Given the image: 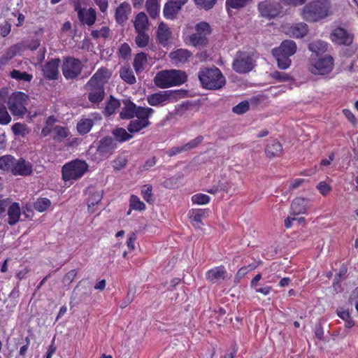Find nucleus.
<instances>
[{"mask_svg":"<svg viewBox=\"0 0 358 358\" xmlns=\"http://www.w3.org/2000/svg\"><path fill=\"white\" fill-rule=\"evenodd\" d=\"M331 14L328 0H317L307 3L302 10L303 18L308 22H317Z\"/></svg>","mask_w":358,"mask_h":358,"instance_id":"f257e3e1","label":"nucleus"},{"mask_svg":"<svg viewBox=\"0 0 358 358\" xmlns=\"http://www.w3.org/2000/svg\"><path fill=\"white\" fill-rule=\"evenodd\" d=\"M212 31V28L208 22L196 23L194 27V31L187 37L185 42L196 49H204L209 45Z\"/></svg>","mask_w":358,"mask_h":358,"instance_id":"f03ea898","label":"nucleus"},{"mask_svg":"<svg viewBox=\"0 0 358 358\" xmlns=\"http://www.w3.org/2000/svg\"><path fill=\"white\" fill-rule=\"evenodd\" d=\"M199 79L203 88L211 90H219L226 83L221 71L215 66L201 69Z\"/></svg>","mask_w":358,"mask_h":358,"instance_id":"7ed1b4c3","label":"nucleus"},{"mask_svg":"<svg viewBox=\"0 0 358 358\" xmlns=\"http://www.w3.org/2000/svg\"><path fill=\"white\" fill-rule=\"evenodd\" d=\"M187 74L180 70L171 69L159 71L154 78L155 84L160 88L180 85L186 82Z\"/></svg>","mask_w":358,"mask_h":358,"instance_id":"20e7f679","label":"nucleus"},{"mask_svg":"<svg viewBox=\"0 0 358 358\" xmlns=\"http://www.w3.org/2000/svg\"><path fill=\"white\" fill-rule=\"evenodd\" d=\"M88 170V164L79 159L73 160L62 166V179L66 181H74L80 178Z\"/></svg>","mask_w":358,"mask_h":358,"instance_id":"39448f33","label":"nucleus"},{"mask_svg":"<svg viewBox=\"0 0 358 358\" xmlns=\"http://www.w3.org/2000/svg\"><path fill=\"white\" fill-rule=\"evenodd\" d=\"M28 100V96L21 92H13L9 96L8 108L15 116H22L27 112L25 105Z\"/></svg>","mask_w":358,"mask_h":358,"instance_id":"423d86ee","label":"nucleus"},{"mask_svg":"<svg viewBox=\"0 0 358 358\" xmlns=\"http://www.w3.org/2000/svg\"><path fill=\"white\" fill-rule=\"evenodd\" d=\"M153 113L154 110L151 108L139 109L137 116H136V118L131 120L127 126L129 132L131 134L137 133L143 129L148 127L150 124L149 117Z\"/></svg>","mask_w":358,"mask_h":358,"instance_id":"0eeeda50","label":"nucleus"},{"mask_svg":"<svg viewBox=\"0 0 358 358\" xmlns=\"http://www.w3.org/2000/svg\"><path fill=\"white\" fill-rule=\"evenodd\" d=\"M83 64L78 59L66 57L64 59L62 70L66 79L77 78L82 71Z\"/></svg>","mask_w":358,"mask_h":358,"instance_id":"6e6552de","label":"nucleus"},{"mask_svg":"<svg viewBox=\"0 0 358 358\" xmlns=\"http://www.w3.org/2000/svg\"><path fill=\"white\" fill-rule=\"evenodd\" d=\"M181 94L179 90H166L152 94L147 96V101L150 106L164 105L173 102Z\"/></svg>","mask_w":358,"mask_h":358,"instance_id":"1a4fd4ad","label":"nucleus"},{"mask_svg":"<svg viewBox=\"0 0 358 358\" xmlns=\"http://www.w3.org/2000/svg\"><path fill=\"white\" fill-rule=\"evenodd\" d=\"M258 10L260 15L267 20L273 19L281 13L280 5L271 0H264L258 3Z\"/></svg>","mask_w":358,"mask_h":358,"instance_id":"9d476101","label":"nucleus"},{"mask_svg":"<svg viewBox=\"0 0 358 358\" xmlns=\"http://www.w3.org/2000/svg\"><path fill=\"white\" fill-rule=\"evenodd\" d=\"M233 69L239 73H246L253 69L252 59L247 52H238L232 64Z\"/></svg>","mask_w":358,"mask_h":358,"instance_id":"9b49d317","label":"nucleus"},{"mask_svg":"<svg viewBox=\"0 0 358 358\" xmlns=\"http://www.w3.org/2000/svg\"><path fill=\"white\" fill-rule=\"evenodd\" d=\"M334 66V59L330 55H327L318 59L312 64L309 69L315 75H326L330 73Z\"/></svg>","mask_w":358,"mask_h":358,"instance_id":"f8f14e48","label":"nucleus"},{"mask_svg":"<svg viewBox=\"0 0 358 358\" xmlns=\"http://www.w3.org/2000/svg\"><path fill=\"white\" fill-rule=\"evenodd\" d=\"M117 148V143L111 136H105L98 143L96 152L99 156L108 157Z\"/></svg>","mask_w":358,"mask_h":358,"instance_id":"ddd939ff","label":"nucleus"},{"mask_svg":"<svg viewBox=\"0 0 358 358\" xmlns=\"http://www.w3.org/2000/svg\"><path fill=\"white\" fill-rule=\"evenodd\" d=\"M331 38L333 42L339 45H350L353 42L354 35L344 28L338 27L331 33Z\"/></svg>","mask_w":358,"mask_h":358,"instance_id":"4468645a","label":"nucleus"},{"mask_svg":"<svg viewBox=\"0 0 358 358\" xmlns=\"http://www.w3.org/2000/svg\"><path fill=\"white\" fill-rule=\"evenodd\" d=\"M33 172L32 165L29 162L26 161L24 158L15 159V162L11 169V173L13 176H28Z\"/></svg>","mask_w":358,"mask_h":358,"instance_id":"2eb2a0df","label":"nucleus"},{"mask_svg":"<svg viewBox=\"0 0 358 358\" xmlns=\"http://www.w3.org/2000/svg\"><path fill=\"white\" fill-rule=\"evenodd\" d=\"M285 33L289 37L303 38L308 32V25L304 22L295 23L284 27Z\"/></svg>","mask_w":358,"mask_h":358,"instance_id":"dca6fc26","label":"nucleus"},{"mask_svg":"<svg viewBox=\"0 0 358 358\" xmlns=\"http://www.w3.org/2000/svg\"><path fill=\"white\" fill-rule=\"evenodd\" d=\"M85 89L88 91V99L94 103L101 102L105 96L104 87L101 85H88V83L85 85Z\"/></svg>","mask_w":358,"mask_h":358,"instance_id":"f3484780","label":"nucleus"},{"mask_svg":"<svg viewBox=\"0 0 358 358\" xmlns=\"http://www.w3.org/2000/svg\"><path fill=\"white\" fill-rule=\"evenodd\" d=\"M60 59L55 58L45 63L43 67V75L48 80H57L59 75L58 67Z\"/></svg>","mask_w":358,"mask_h":358,"instance_id":"a211bd4d","label":"nucleus"},{"mask_svg":"<svg viewBox=\"0 0 358 358\" xmlns=\"http://www.w3.org/2000/svg\"><path fill=\"white\" fill-rule=\"evenodd\" d=\"M124 106L120 113V116L122 119H131L137 116V113L139 109H147V108L137 107L136 104L131 102L129 99L123 100Z\"/></svg>","mask_w":358,"mask_h":358,"instance_id":"6ab92c4d","label":"nucleus"},{"mask_svg":"<svg viewBox=\"0 0 358 358\" xmlns=\"http://www.w3.org/2000/svg\"><path fill=\"white\" fill-rule=\"evenodd\" d=\"M131 12L130 4L126 1L121 3L115 9V17L116 22L123 25L129 19V15Z\"/></svg>","mask_w":358,"mask_h":358,"instance_id":"aec40b11","label":"nucleus"},{"mask_svg":"<svg viewBox=\"0 0 358 358\" xmlns=\"http://www.w3.org/2000/svg\"><path fill=\"white\" fill-rule=\"evenodd\" d=\"M78 18L83 24L89 27L92 26L96 20V12L93 8H82L81 10L77 12Z\"/></svg>","mask_w":358,"mask_h":358,"instance_id":"412c9836","label":"nucleus"},{"mask_svg":"<svg viewBox=\"0 0 358 358\" xmlns=\"http://www.w3.org/2000/svg\"><path fill=\"white\" fill-rule=\"evenodd\" d=\"M296 44L292 40H285L278 48H273V52L291 57L296 52Z\"/></svg>","mask_w":358,"mask_h":358,"instance_id":"4be33fe9","label":"nucleus"},{"mask_svg":"<svg viewBox=\"0 0 358 358\" xmlns=\"http://www.w3.org/2000/svg\"><path fill=\"white\" fill-rule=\"evenodd\" d=\"M110 72L106 68L99 69L96 73L88 81V85H103L108 81L110 77Z\"/></svg>","mask_w":358,"mask_h":358,"instance_id":"5701e85b","label":"nucleus"},{"mask_svg":"<svg viewBox=\"0 0 358 358\" xmlns=\"http://www.w3.org/2000/svg\"><path fill=\"white\" fill-rule=\"evenodd\" d=\"M265 152L270 159L278 157L282 153V145L276 140H270L266 147Z\"/></svg>","mask_w":358,"mask_h":358,"instance_id":"b1692460","label":"nucleus"},{"mask_svg":"<svg viewBox=\"0 0 358 358\" xmlns=\"http://www.w3.org/2000/svg\"><path fill=\"white\" fill-rule=\"evenodd\" d=\"M192 55V54L189 50L181 48L171 52L169 57L173 63L178 64L186 63Z\"/></svg>","mask_w":358,"mask_h":358,"instance_id":"393cba45","label":"nucleus"},{"mask_svg":"<svg viewBox=\"0 0 358 358\" xmlns=\"http://www.w3.org/2000/svg\"><path fill=\"white\" fill-rule=\"evenodd\" d=\"M227 277V271L223 266L213 268L206 273V278L211 282H217L221 279H225Z\"/></svg>","mask_w":358,"mask_h":358,"instance_id":"a878e982","label":"nucleus"},{"mask_svg":"<svg viewBox=\"0 0 358 358\" xmlns=\"http://www.w3.org/2000/svg\"><path fill=\"white\" fill-rule=\"evenodd\" d=\"M134 27L136 31H147L149 29L148 17L144 12H141L136 15Z\"/></svg>","mask_w":358,"mask_h":358,"instance_id":"bb28decb","label":"nucleus"},{"mask_svg":"<svg viewBox=\"0 0 358 358\" xmlns=\"http://www.w3.org/2000/svg\"><path fill=\"white\" fill-rule=\"evenodd\" d=\"M8 223L10 226L15 225L18 222L21 215V210L18 203H13L8 207Z\"/></svg>","mask_w":358,"mask_h":358,"instance_id":"cd10ccee","label":"nucleus"},{"mask_svg":"<svg viewBox=\"0 0 358 358\" xmlns=\"http://www.w3.org/2000/svg\"><path fill=\"white\" fill-rule=\"evenodd\" d=\"M87 191L90 195L87 200V206L90 208L99 203L101 201L103 197V192L102 190L96 189L93 187H89L87 188Z\"/></svg>","mask_w":358,"mask_h":358,"instance_id":"c85d7f7f","label":"nucleus"},{"mask_svg":"<svg viewBox=\"0 0 358 358\" xmlns=\"http://www.w3.org/2000/svg\"><path fill=\"white\" fill-rule=\"evenodd\" d=\"M180 9V6L170 0L164 5L163 10L164 15L166 19L172 20L176 17Z\"/></svg>","mask_w":358,"mask_h":358,"instance_id":"c756f323","label":"nucleus"},{"mask_svg":"<svg viewBox=\"0 0 358 358\" xmlns=\"http://www.w3.org/2000/svg\"><path fill=\"white\" fill-rule=\"evenodd\" d=\"M170 37H171V32L169 30V28L167 27V26L165 24L162 22L159 25V27L157 29V38H158L159 42L161 44L166 45L168 44Z\"/></svg>","mask_w":358,"mask_h":358,"instance_id":"7c9ffc66","label":"nucleus"},{"mask_svg":"<svg viewBox=\"0 0 358 358\" xmlns=\"http://www.w3.org/2000/svg\"><path fill=\"white\" fill-rule=\"evenodd\" d=\"M147 62V55L145 52L138 53L135 56L133 65L136 73H140L144 70Z\"/></svg>","mask_w":358,"mask_h":358,"instance_id":"2f4dec72","label":"nucleus"},{"mask_svg":"<svg viewBox=\"0 0 358 358\" xmlns=\"http://www.w3.org/2000/svg\"><path fill=\"white\" fill-rule=\"evenodd\" d=\"M291 210L294 215L305 213L306 211V201L303 198L295 199L291 205Z\"/></svg>","mask_w":358,"mask_h":358,"instance_id":"473e14b6","label":"nucleus"},{"mask_svg":"<svg viewBox=\"0 0 358 358\" xmlns=\"http://www.w3.org/2000/svg\"><path fill=\"white\" fill-rule=\"evenodd\" d=\"M15 158L10 155L0 157V170L3 172H10Z\"/></svg>","mask_w":358,"mask_h":358,"instance_id":"72a5a7b5","label":"nucleus"},{"mask_svg":"<svg viewBox=\"0 0 358 358\" xmlns=\"http://www.w3.org/2000/svg\"><path fill=\"white\" fill-rule=\"evenodd\" d=\"M328 45L322 41H313L308 45V49L317 55L324 53L327 50Z\"/></svg>","mask_w":358,"mask_h":358,"instance_id":"f704fd0d","label":"nucleus"},{"mask_svg":"<svg viewBox=\"0 0 358 358\" xmlns=\"http://www.w3.org/2000/svg\"><path fill=\"white\" fill-rule=\"evenodd\" d=\"M272 55L276 59L278 66L280 69H288L292 63V60L290 57L281 55L277 52H274L272 51Z\"/></svg>","mask_w":358,"mask_h":358,"instance_id":"c9c22d12","label":"nucleus"},{"mask_svg":"<svg viewBox=\"0 0 358 358\" xmlns=\"http://www.w3.org/2000/svg\"><path fill=\"white\" fill-rule=\"evenodd\" d=\"M145 8L150 17L156 18L159 12V5L157 0H146Z\"/></svg>","mask_w":358,"mask_h":358,"instance_id":"e433bc0d","label":"nucleus"},{"mask_svg":"<svg viewBox=\"0 0 358 358\" xmlns=\"http://www.w3.org/2000/svg\"><path fill=\"white\" fill-rule=\"evenodd\" d=\"M94 124L93 120L85 118L80 120L77 124V130L80 134H85L88 133Z\"/></svg>","mask_w":358,"mask_h":358,"instance_id":"4c0bfd02","label":"nucleus"},{"mask_svg":"<svg viewBox=\"0 0 358 358\" xmlns=\"http://www.w3.org/2000/svg\"><path fill=\"white\" fill-rule=\"evenodd\" d=\"M112 134L119 142H124L131 139L133 136L126 129L122 127L116 128L112 131Z\"/></svg>","mask_w":358,"mask_h":358,"instance_id":"58836bf2","label":"nucleus"},{"mask_svg":"<svg viewBox=\"0 0 358 358\" xmlns=\"http://www.w3.org/2000/svg\"><path fill=\"white\" fill-rule=\"evenodd\" d=\"M120 74L121 78L129 84H134L136 81L133 71L129 67L121 68Z\"/></svg>","mask_w":358,"mask_h":358,"instance_id":"ea45409f","label":"nucleus"},{"mask_svg":"<svg viewBox=\"0 0 358 358\" xmlns=\"http://www.w3.org/2000/svg\"><path fill=\"white\" fill-rule=\"evenodd\" d=\"M54 133L53 139L56 141L61 142L69 135L68 129L62 126H56L53 128Z\"/></svg>","mask_w":358,"mask_h":358,"instance_id":"a19ab883","label":"nucleus"},{"mask_svg":"<svg viewBox=\"0 0 358 358\" xmlns=\"http://www.w3.org/2000/svg\"><path fill=\"white\" fill-rule=\"evenodd\" d=\"M137 35L135 38V43L139 48H144L148 45L150 40L149 35L146 31H136Z\"/></svg>","mask_w":358,"mask_h":358,"instance_id":"79ce46f5","label":"nucleus"},{"mask_svg":"<svg viewBox=\"0 0 358 358\" xmlns=\"http://www.w3.org/2000/svg\"><path fill=\"white\" fill-rule=\"evenodd\" d=\"M51 202L47 198H39L34 203V208L36 210L42 213L46 210L50 206Z\"/></svg>","mask_w":358,"mask_h":358,"instance_id":"37998d69","label":"nucleus"},{"mask_svg":"<svg viewBox=\"0 0 358 358\" xmlns=\"http://www.w3.org/2000/svg\"><path fill=\"white\" fill-rule=\"evenodd\" d=\"M188 110V106L185 103H182L176 107L173 112L169 113V114L166 116L167 120H171L176 115L183 116L186 111Z\"/></svg>","mask_w":358,"mask_h":358,"instance_id":"c03bdc74","label":"nucleus"},{"mask_svg":"<svg viewBox=\"0 0 358 358\" xmlns=\"http://www.w3.org/2000/svg\"><path fill=\"white\" fill-rule=\"evenodd\" d=\"M10 76L17 80H24L27 82H30L33 78L31 74H29L26 72H21L18 70H13L10 72Z\"/></svg>","mask_w":358,"mask_h":358,"instance_id":"a18cd8bd","label":"nucleus"},{"mask_svg":"<svg viewBox=\"0 0 358 358\" xmlns=\"http://www.w3.org/2000/svg\"><path fill=\"white\" fill-rule=\"evenodd\" d=\"M120 106V103L118 100L110 96L109 101L105 108V110L108 115L115 113V110Z\"/></svg>","mask_w":358,"mask_h":358,"instance_id":"49530a36","label":"nucleus"},{"mask_svg":"<svg viewBox=\"0 0 358 358\" xmlns=\"http://www.w3.org/2000/svg\"><path fill=\"white\" fill-rule=\"evenodd\" d=\"M204 212L201 210H199L196 212H192V213L189 215V219L191 220L194 227L200 229L202 225L201 223V217L203 216Z\"/></svg>","mask_w":358,"mask_h":358,"instance_id":"de8ad7c7","label":"nucleus"},{"mask_svg":"<svg viewBox=\"0 0 358 358\" xmlns=\"http://www.w3.org/2000/svg\"><path fill=\"white\" fill-rule=\"evenodd\" d=\"M129 201L131 209L143 210L145 208V203L141 201L139 198L136 195H131Z\"/></svg>","mask_w":358,"mask_h":358,"instance_id":"09e8293b","label":"nucleus"},{"mask_svg":"<svg viewBox=\"0 0 358 358\" xmlns=\"http://www.w3.org/2000/svg\"><path fill=\"white\" fill-rule=\"evenodd\" d=\"M23 49V44L17 43L10 47L4 55L10 60Z\"/></svg>","mask_w":358,"mask_h":358,"instance_id":"8fccbe9b","label":"nucleus"},{"mask_svg":"<svg viewBox=\"0 0 358 358\" xmlns=\"http://www.w3.org/2000/svg\"><path fill=\"white\" fill-rule=\"evenodd\" d=\"M135 293H136L135 289H133L129 287L127 294L126 297L121 302L120 307L121 308H124L128 305H129L134 301V299L135 298Z\"/></svg>","mask_w":358,"mask_h":358,"instance_id":"3c124183","label":"nucleus"},{"mask_svg":"<svg viewBox=\"0 0 358 358\" xmlns=\"http://www.w3.org/2000/svg\"><path fill=\"white\" fill-rule=\"evenodd\" d=\"M110 35V29L108 27H103L99 30H93L91 33V36L96 39L100 37L107 38Z\"/></svg>","mask_w":358,"mask_h":358,"instance_id":"603ef678","label":"nucleus"},{"mask_svg":"<svg viewBox=\"0 0 358 358\" xmlns=\"http://www.w3.org/2000/svg\"><path fill=\"white\" fill-rule=\"evenodd\" d=\"M12 131L15 135L24 136L28 134V129L26 125L21 123H15L12 126Z\"/></svg>","mask_w":358,"mask_h":358,"instance_id":"864d4df0","label":"nucleus"},{"mask_svg":"<svg viewBox=\"0 0 358 358\" xmlns=\"http://www.w3.org/2000/svg\"><path fill=\"white\" fill-rule=\"evenodd\" d=\"M11 121V117L8 114L6 106L3 104L0 105V124H8Z\"/></svg>","mask_w":358,"mask_h":358,"instance_id":"5fc2aeb1","label":"nucleus"},{"mask_svg":"<svg viewBox=\"0 0 358 358\" xmlns=\"http://www.w3.org/2000/svg\"><path fill=\"white\" fill-rule=\"evenodd\" d=\"M252 0H227L226 4L227 6L234 9H238L245 6Z\"/></svg>","mask_w":358,"mask_h":358,"instance_id":"6e6d98bb","label":"nucleus"},{"mask_svg":"<svg viewBox=\"0 0 358 358\" xmlns=\"http://www.w3.org/2000/svg\"><path fill=\"white\" fill-rule=\"evenodd\" d=\"M250 108V104L248 101H244L239 103L238 105L235 106L232 108V111L234 113L241 115L246 113Z\"/></svg>","mask_w":358,"mask_h":358,"instance_id":"4d7b16f0","label":"nucleus"},{"mask_svg":"<svg viewBox=\"0 0 358 358\" xmlns=\"http://www.w3.org/2000/svg\"><path fill=\"white\" fill-rule=\"evenodd\" d=\"M271 76L278 82H287L292 80V77L289 74L277 71L271 73Z\"/></svg>","mask_w":358,"mask_h":358,"instance_id":"13d9d810","label":"nucleus"},{"mask_svg":"<svg viewBox=\"0 0 358 358\" xmlns=\"http://www.w3.org/2000/svg\"><path fill=\"white\" fill-rule=\"evenodd\" d=\"M338 315L345 321V327L347 328H351L354 326L355 322L352 320L351 317L350 316V314L348 312L342 310V311H338Z\"/></svg>","mask_w":358,"mask_h":358,"instance_id":"bf43d9fd","label":"nucleus"},{"mask_svg":"<svg viewBox=\"0 0 358 358\" xmlns=\"http://www.w3.org/2000/svg\"><path fill=\"white\" fill-rule=\"evenodd\" d=\"M203 140V137L202 136H199L194 139L190 141L187 143L183 145V149L185 151H188L189 150L194 149L196 148Z\"/></svg>","mask_w":358,"mask_h":358,"instance_id":"052dcab7","label":"nucleus"},{"mask_svg":"<svg viewBox=\"0 0 358 358\" xmlns=\"http://www.w3.org/2000/svg\"><path fill=\"white\" fill-rule=\"evenodd\" d=\"M192 201L194 203L203 205L209 202L210 197L206 194H198L192 197Z\"/></svg>","mask_w":358,"mask_h":358,"instance_id":"680f3d73","label":"nucleus"},{"mask_svg":"<svg viewBox=\"0 0 358 358\" xmlns=\"http://www.w3.org/2000/svg\"><path fill=\"white\" fill-rule=\"evenodd\" d=\"M152 187L150 185H143L141 189V193L143 196V199L148 203H150L152 200Z\"/></svg>","mask_w":358,"mask_h":358,"instance_id":"e2e57ef3","label":"nucleus"},{"mask_svg":"<svg viewBox=\"0 0 358 358\" xmlns=\"http://www.w3.org/2000/svg\"><path fill=\"white\" fill-rule=\"evenodd\" d=\"M217 0H195L197 6L206 10L210 9L215 3Z\"/></svg>","mask_w":358,"mask_h":358,"instance_id":"0e129e2a","label":"nucleus"},{"mask_svg":"<svg viewBox=\"0 0 358 358\" xmlns=\"http://www.w3.org/2000/svg\"><path fill=\"white\" fill-rule=\"evenodd\" d=\"M127 159L124 157H119L113 161V168L115 170H120L126 166Z\"/></svg>","mask_w":358,"mask_h":358,"instance_id":"69168bd1","label":"nucleus"},{"mask_svg":"<svg viewBox=\"0 0 358 358\" xmlns=\"http://www.w3.org/2000/svg\"><path fill=\"white\" fill-rule=\"evenodd\" d=\"M77 275V271L76 269L69 271L63 278V282L70 285Z\"/></svg>","mask_w":358,"mask_h":358,"instance_id":"338daca9","label":"nucleus"},{"mask_svg":"<svg viewBox=\"0 0 358 358\" xmlns=\"http://www.w3.org/2000/svg\"><path fill=\"white\" fill-rule=\"evenodd\" d=\"M317 189L322 195H327L331 190V187L325 182H320L317 185Z\"/></svg>","mask_w":358,"mask_h":358,"instance_id":"774afa93","label":"nucleus"}]
</instances>
